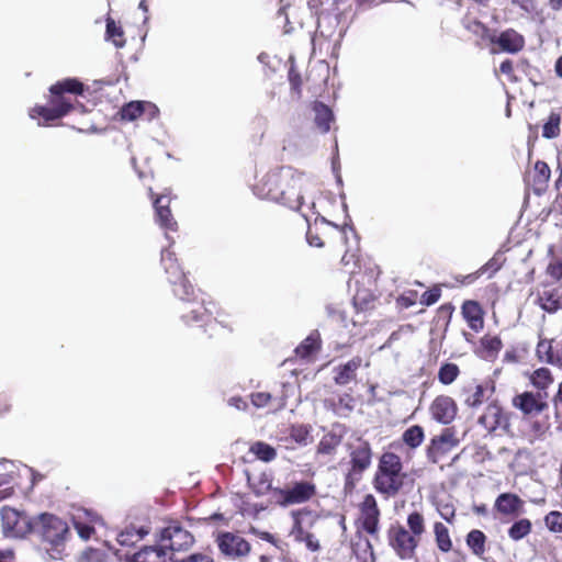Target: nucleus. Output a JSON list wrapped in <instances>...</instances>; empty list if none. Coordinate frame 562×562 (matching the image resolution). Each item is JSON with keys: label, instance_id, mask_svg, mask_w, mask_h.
I'll return each mask as SVG.
<instances>
[{"label": "nucleus", "instance_id": "obj_1", "mask_svg": "<svg viewBox=\"0 0 562 562\" xmlns=\"http://www.w3.org/2000/svg\"><path fill=\"white\" fill-rule=\"evenodd\" d=\"M161 265L167 274V279L172 286L173 294L183 302L181 308V319L186 325L199 324L200 327L211 326L214 322L211 319V311L205 306L204 300L199 299L193 285L187 279L180 268L175 252L168 248L161 250Z\"/></svg>", "mask_w": 562, "mask_h": 562}, {"label": "nucleus", "instance_id": "obj_2", "mask_svg": "<svg viewBox=\"0 0 562 562\" xmlns=\"http://www.w3.org/2000/svg\"><path fill=\"white\" fill-rule=\"evenodd\" d=\"M255 195L299 210L303 196L296 188V180L290 167H281L278 170L266 173L252 188Z\"/></svg>", "mask_w": 562, "mask_h": 562}, {"label": "nucleus", "instance_id": "obj_3", "mask_svg": "<svg viewBox=\"0 0 562 562\" xmlns=\"http://www.w3.org/2000/svg\"><path fill=\"white\" fill-rule=\"evenodd\" d=\"M49 92L53 97L52 106L36 105L30 112L32 119L42 117L45 124L61 119L74 105L64 97L65 93L82 95L85 85L77 78H65L52 85Z\"/></svg>", "mask_w": 562, "mask_h": 562}, {"label": "nucleus", "instance_id": "obj_4", "mask_svg": "<svg viewBox=\"0 0 562 562\" xmlns=\"http://www.w3.org/2000/svg\"><path fill=\"white\" fill-rule=\"evenodd\" d=\"M32 533L41 537L42 541L49 546L50 555L57 558L61 554L65 543L70 537V528L66 520L60 517L42 513L34 517Z\"/></svg>", "mask_w": 562, "mask_h": 562}, {"label": "nucleus", "instance_id": "obj_5", "mask_svg": "<svg viewBox=\"0 0 562 562\" xmlns=\"http://www.w3.org/2000/svg\"><path fill=\"white\" fill-rule=\"evenodd\" d=\"M401 458L393 452H385L379 461L373 481L374 488L386 496H395L403 487L405 474L402 473Z\"/></svg>", "mask_w": 562, "mask_h": 562}, {"label": "nucleus", "instance_id": "obj_6", "mask_svg": "<svg viewBox=\"0 0 562 562\" xmlns=\"http://www.w3.org/2000/svg\"><path fill=\"white\" fill-rule=\"evenodd\" d=\"M267 490H272L274 503L282 507L305 503L316 494L315 484L308 481H296L292 486L284 488L268 484Z\"/></svg>", "mask_w": 562, "mask_h": 562}, {"label": "nucleus", "instance_id": "obj_7", "mask_svg": "<svg viewBox=\"0 0 562 562\" xmlns=\"http://www.w3.org/2000/svg\"><path fill=\"white\" fill-rule=\"evenodd\" d=\"M0 516L3 532L7 537L23 538L27 533H32L34 517L8 506L1 508Z\"/></svg>", "mask_w": 562, "mask_h": 562}, {"label": "nucleus", "instance_id": "obj_8", "mask_svg": "<svg viewBox=\"0 0 562 562\" xmlns=\"http://www.w3.org/2000/svg\"><path fill=\"white\" fill-rule=\"evenodd\" d=\"M372 451L368 441L358 438V445L350 451L351 468L346 474L345 487L352 488L362 473L371 465Z\"/></svg>", "mask_w": 562, "mask_h": 562}, {"label": "nucleus", "instance_id": "obj_9", "mask_svg": "<svg viewBox=\"0 0 562 562\" xmlns=\"http://www.w3.org/2000/svg\"><path fill=\"white\" fill-rule=\"evenodd\" d=\"M158 536L169 552L187 550L194 543L193 535L178 520L170 521Z\"/></svg>", "mask_w": 562, "mask_h": 562}, {"label": "nucleus", "instance_id": "obj_10", "mask_svg": "<svg viewBox=\"0 0 562 562\" xmlns=\"http://www.w3.org/2000/svg\"><path fill=\"white\" fill-rule=\"evenodd\" d=\"M389 543L402 560L414 558L418 539L401 525L389 529Z\"/></svg>", "mask_w": 562, "mask_h": 562}, {"label": "nucleus", "instance_id": "obj_11", "mask_svg": "<svg viewBox=\"0 0 562 562\" xmlns=\"http://www.w3.org/2000/svg\"><path fill=\"white\" fill-rule=\"evenodd\" d=\"M459 445V439L456 438V431L453 428H445L440 435L431 438L427 450V459L431 463H437L439 458Z\"/></svg>", "mask_w": 562, "mask_h": 562}, {"label": "nucleus", "instance_id": "obj_12", "mask_svg": "<svg viewBox=\"0 0 562 562\" xmlns=\"http://www.w3.org/2000/svg\"><path fill=\"white\" fill-rule=\"evenodd\" d=\"M216 543L221 553L232 559L245 557L250 551V544L247 540L228 531L220 532Z\"/></svg>", "mask_w": 562, "mask_h": 562}, {"label": "nucleus", "instance_id": "obj_13", "mask_svg": "<svg viewBox=\"0 0 562 562\" xmlns=\"http://www.w3.org/2000/svg\"><path fill=\"white\" fill-rule=\"evenodd\" d=\"M547 397V392L526 391L513 398V405L525 415H539L548 408Z\"/></svg>", "mask_w": 562, "mask_h": 562}, {"label": "nucleus", "instance_id": "obj_14", "mask_svg": "<svg viewBox=\"0 0 562 562\" xmlns=\"http://www.w3.org/2000/svg\"><path fill=\"white\" fill-rule=\"evenodd\" d=\"M339 24L340 15L338 13L322 11L318 14L317 27L314 40L323 37L325 40H334L335 44H339L344 36L342 29L339 32H337Z\"/></svg>", "mask_w": 562, "mask_h": 562}, {"label": "nucleus", "instance_id": "obj_15", "mask_svg": "<svg viewBox=\"0 0 562 562\" xmlns=\"http://www.w3.org/2000/svg\"><path fill=\"white\" fill-rule=\"evenodd\" d=\"M492 44L499 47V50L508 54H517L525 46V37L514 29L502 31L498 35L490 37Z\"/></svg>", "mask_w": 562, "mask_h": 562}, {"label": "nucleus", "instance_id": "obj_16", "mask_svg": "<svg viewBox=\"0 0 562 562\" xmlns=\"http://www.w3.org/2000/svg\"><path fill=\"white\" fill-rule=\"evenodd\" d=\"M430 412L436 422L448 425L457 415V404L450 396L440 395L432 402Z\"/></svg>", "mask_w": 562, "mask_h": 562}, {"label": "nucleus", "instance_id": "obj_17", "mask_svg": "<svg viewBox=\"0 0 562 562\" xmlns=\"http://www.w3.org/2000/svg\"><path fill=\"white\" fill-rule=\"evenodd\" d=\"M168 553L166 543L157 536L155 544L144 546L132 555V562H167Z\"/></svg>", "mask_w": 562, "mask_h": 562}, {"label": "nucleus", "instance_id": "obj_18", "mask_svg": "<svg viewBox=\"0 0 562 562\" xmlns=\"http://www.w3.org/2000/svg\"><path fill=\"white\" fill-rule=\"evenodd\" d=\"M170 200L166 195H158L154 199L153 205L157 223L167 231H176L177 222L173 220L169 209Z\"/></svg>", "mask_w": 562, "mask_h": 562}, {"label": "nucleus", "instance_id": "obj_19", "mask_svg": "<svg viewBox=\"0 0 562 562\" xmlns=\"http://www.w3.org/2000/svg\"><path fill=\"white\" fill-rule=\"evenodd\" d=\"M479 424L484 426L486 429L495 430L497 428L505 427L507 418L503 408L497 403H491L487 405L484 414L480 416Z\"/></svg>", "mask_w": 562, "mask_h": 562}, {"label": "nucleus", "instance_id": "obj_20", "mask_svg": "<svg viewBox=\"0 0 562 562\" xmlns=\"http://www.w3.org/2000/svg\"><path fill=\"white\" fill-rule=\"evenodd\" d=\"M150 532V528L145 525H128L117 533L116 540L122 547H133L143 540Z\"/></svg>", "mask_w": 562, "mask_h": 562}, {"label": "nucleus", "instance_id": "obj_21", "mask_svg": "<svg viewBox=\"0 0 562 562\" xmlns=\"http://www.w3.org/2000/svg\"><path fill=\"white\" fill-rule=\"evenodd\" d=\"M524 502L512 493H502L495 501V509L505 515H518L521 513Z\"/></svg>", "mask_w": 562, "mask_h": 562}, {"label": "nucleus", "instance_id": "obj_22", "mask_svg": "<svg viewBox=\"0 0 562 562\" xmlns=\"http://www.w3.org/2000/svg\"><path fill=\"white\" fill-rule=\"evenodd\" d=\"M361 361L362 360L360 357H353L346 363L335 368L334 371L336 372V374L334 376V382L337 385H346L349 382L353 381L356 379V371L361 366Z\"/></svg>", "mask_w": 562, "mask_h": 562}, {"label": "nucleus", "instance_id": "obj_23", "mask_svg": "<svg viewBox=\"0 0 562 562\" xmlns=\"http://www.w3.org/2000/svg\"><path fill=\"white\" fill-rule=\"evenodd\" d=\"M461 310L464 319L472 330L479 331L483 328V311L476 301H465Z\"/></svg>", "mask_w": 562, "mask_h": 562}, {"label": "nucleus", "instance_id": "obj_24", "mask_svg": "<svg viewBox=\"0 0 562 562\" xmlns=\"http://www.w3.org/2000/svg\"><path fill=\"white\" fill-rule=\"evenodd\" d=\"M312 110L315 114L314 123L316 127L326 134L330 130V123L334 121L333 110L322 101H315Z\"/></svg>", "mask_w": 562, "mask_h": 562}, {"label": "nucleus", "instance_id": "obj_25", "mask_svg": "<svg viewBox=\"0 0 562 562\" xmlns=\"http://www.w3.org/2000/svg\"><path fill=\"white\" fill-rule=\"evenodd\" d=\"M540 307L548 313H555L562 308V295L557 290H544L538 295Z\"/></svg>", "mask_w": 562, "mask_h": 562}, {"label": "nucleus", "instance_id": "obj_26", "mask_svg": "<svg viewBox=\"0 0 562 562\" xmlns=\"http://www.w3.org/2000/svg\"><path fill=\"white\" fill-rule=\"evenodd\" d=\"M506 261L504 257V252L502 250H497L494 256L483 265L474 274L468 276V278L480 277L484 273H488V278H492L498 270L502 269Z\"/></svg>", "mask_w": 562, "mask_h": 562}, {"label": "nucleus", "instance_id": "obj_27", "mask_svg": "<svg viewBox=\"0 0 562 562\" xmlns=\"http://www.w3.org/2000/svg\"><path fill=\"white\" fill-rule=\"evenodd\" d=\"M342 435L336 432L335 428L324 435L317 446V452L321 454H331L340 445Z\"/></svg>", "mask_w": 562, "mask_h": 562}, {"label": "nucleus", "instance_id": "obj_28", "mask_svg": "<svg viewBox=\"0 0 562 562\" xmlns=\"http://www.w3.org/2000/svg\"><path fill=\"white\" fill-rule=\"evenodd\" d=\"M550 175H551V171H550V168L547 165V162H544L542 160H538L535 164V177H533V184L536 187L535 192L540 194V192L546 189L547 183L550 179Z\"/></svg>", "mask_w": 562, "mask_h": 562}, {"label": "nucleus", "instance_id": "obj_29", "mask_svg": "<svg viewBox=\"0 0 562 562\" xmlns=\"http://www.w3.org/2000/svg\"><path fill=\"white\" fill-rule=\"evenodd\" d=\"M319 334L315 330L311 333L295 349L297 356L307 358L319 349Z\"/></svg>", "mask_w": 562, "mask_h": 562}, {"label": "nucleus", "instance_id": "obj_30", "mask_svg": "<svg viewBox=\"0 0 562 562\" xmlns=\"http://www.w3.org/2000/svg\"><path fill=\"white\" fill-rule=\"evenodd\" d=\"M530 383L538 389L537 392H547L549 385L553 383L551 371L548 368H539L530 375Z\"/></svg>", "mask_w": 562, "mask_h": 562}, {"label": "nucleus", "instance_id": "obj_31", "mask_svg": "<svg viewBox=\"0 0 562 562\" xmlns=\"http://www.w3.org/2000/svg\"><path fill=\"white\" fill-rule=\"evenodd\" d=\"M467 544L473 554L480 557L485 552L486 536L479 529H473L467 535Z\"/></svg>", "mask_w": 562, "mask_h": 562}, {"label": "nucleus", "instance_id": "obj_32", "mask_svg": "<svg viewBox=\"0 0 562 562\" xmlns=\"http://www.w3.org/2000/svg\"><path fill=\"white\" fill-rule=\"evenodd\" d=\"M123 29L112 18L106 19L105 38L112 41L115 47L122 48L125 45Z\"/></svg>", "mask_w": 562, "mask_h": 562}, {"label": "nucleus", "instance_id": "obj_33", "mask_svg": "<svg viewBox=\"0 0 562 562\" xmlns=\"http://www.w3.org/2000/svg\"><path fill=\"white\" fill-rule=\"evenodd\" d=\"M425 438V432L422 426L413 425L408 427L402 436V439L406 446L412 449L419 447Z\"/></svg>", "mask_w": 562, "mask_h": 562}, {"label": "nucleus", "instance_id": "obj_34", "mask_svg": "<svg viewBox=\"0 0 562 562\" xmlns=\"http://www.w3.org/2000/svg\"><path fill=\"white\" fill-rule=\"evenodd\" d=\"M531 528L532 525L528 518H520L509 527L508 537L514 541H519L530 533Z\"/></svg>", "mask_w": 562, "mask_h": 562}, {"label": "nucleus", "instance_id": "obj_35", "mask_svg": "<svg viewBox=\"0 0 562 562\" xmlns=\"http://www.w3.org/2000/svg\"><path fill=\"white\" fill-rule=\"evenodd\" d=\"M434 532L440 551L448 552L452 548V541L448 528L442 522H435Z\"/></svg>", "mask_w": 562, "mask_h": 562}, {"label": "nucleus", "instance_id": "obj_36", "mask_svg": "<svg viewBox=\"0 0 562 562\" xmlns=\"http://www.w3.org/2000/svg\"><path fill=\"white\" fill-rule=\"evenodd\" d=\"M561 115L557 112H551L547 122L542 126V137L552 139L560 134Z\"/></svg>", "mask_w": 562, "mask_h": 562}, {"label": "nucleus", "instance_id": "obj_37", "mask_svg": "<svg viewBox=\"0 0 562 562\" xmlns=\"http://www.w3.org/2000/svg\"><path fill=\"white\" fill-rule=\"evenodd\" d=\"M460 370L456 363L445 362L438 371V380L445 385L451 384L459 375Z\"/></svg>", "mask_w": 562, "mask_h": 562}, {"label": "nucleus", "instance_id": "obj_38", "mask_svg": "<svg viewBox=\"0 0 562 562\" xmlns=\"http://www.w3.org/2000/svg\"><path fill=\"white\" fill-rule=\"evenodd\" d=\"M312 427L306 424L292 425L289 429L290 437L300 446H306L311 436Z\"/></svg>", "mask_w": 562, "mask_h": 562}, {"label": "nucleus", "instance_id": "obj_39", "mask_svg": "<svg viewBox=\"0 0 562 562\" xmlns=\"http://www.w3.org/2000/svg\"><path fill=\"white\" fill-rule=\"evenodd\" d=\"M145 102L143 101H131L124 104L121 109V117L125 121H134L139 117L145 108Z\"/></svg>", "mask_w": 562, "mask_h": 562}, {"label": "nucleus", "instance_id": "obj_40", "mask_svg": "<svg viewBox=\"0 0 562 562\" xmlns=\"http://www.w3.org/2000/svg\"><path fill=\"white\" fill-rule=\"evenodd\" d=\"M250 450L259 460L263 462H270L277 456L276 449L272 446L262 441L255 442L251 446Z\"/></svg>", "mask_w": 562, "mask_h": 562}, {"label": "nucleus", "instance_id": "obj_41", "mask_svg": "<svg viewBox=\"0 0 562 562\" xmlns=\"http://www.w3.org/2000/svg\"><path fill=\"white\" fill-rule=\"evenodd\" d=\"M407 526L412 535L419 537L425 531L423 515L418 512L411 513L407 517Z\"/></svg>", "mask_w": 562, "mask_h": 562}, {"label": "nucleus", "instance_id": "obj_42", "mask_svg": "<svg viewBox=\"0 0 562 562\" xmlns=\"http://www.w3.org/2000/svg\"><path fill=\"white\" fill-rule=\"evenodd\" d=\"M480 342L488 357L496 355L503 346L498 336H484L481 338Z\"/></svg>", "mask_w": 562, "mask_h": 562}, {"label": "nucleus", "instance_id": "obj_43", "mask_svg": "<svg viewBox=\"0 0 562 562\" xmlns=\"http://www.w3.org/2000/svg\"><path fill=\"white\" fill-rule=\"evenodd\" d=\"M484 393L485 387L482 384L475 385L474 392L465 397V405L472 408L479 407L484 401Z\"/></svg>", "mask_w": 562, "mask_h": 562}, {"label": "nucleus", "instance_id": "obj_44", "mask_svg": "<svg viewBox=\"0 0 562 562\" xmlns=\"http://www.w3.org/2000/svg\"><path fill=\"white\" fill-rule=\"evenodd\" d=\"M544 522L550 531L562 532V513L550 512L546 515Z\"/></svg>", "mask_w": 562, "mask_h": 562}, {"label": "nucleus", "instance_id": "obj_45", "mask_svg": "<svg viewBox=\"0 0 562 562\" xmlns=\"http://www.w3.org/2000/svg\"><path fill=\"white\" fill-rule=\"evenodd\" d=\"M379 517L380 513L373 515L363 516L362 528L369 535H375L379 530Z\"/></svg>", "mask_w": 562, "mask_h": 562}, {"label": "nucleus", "instance_id": "obj_46", "mask_svg": "<svg viewBox=\"0 0 562 562\" xmlns=\"http://www.w3.org/2000/svg\"><path fill=\"white\" fill-rule=\"evenodd\" d=\"M441 295V290L438 286H434L425 291L420 296V304L425 306H430L435 304Z\"/></svg>", "mask_w": 562, "mask_h": 562}, {"label": "nucleus", "instance_id": "obj_47", "mask_svg": "<svg viewBox=\"0 0 562 562\" xmlns=\"http://www.w3.org/2000/svg\"><path fill=\"white\" fill-rule=\"evenodd\" d=\"M361 513L363 516L380 513L376 501L372 494L364 496V499L361 504Z\"/></svg>", "mask_w": 562, "mask_h": 562}, {"label": "nucleus", "instance_id": "obj_48", "mask_svg": "<svg viewBox=\"0 0 562 562\" xmlns=\"http://www.w3.org/2000/svg\"><path fill=\"white\" fill-rule=\"evenodd\" d=\"M292 517H293L294 524H293V527H292V530H291V535L294 536L295 541L302 542L303 541V537L307 532H305L304 529H303L302 521H301V518H300V512H292Z\"/></svg>", "mask_w": 562, "mask_h": 562}, {"label": "nucleus", "instance_id": "obj_49", "mask_svg": "<svg viewBox=\"0 0 562 562\" xmlns=\"http://www.w3.org/2000/svg\"><path fill=\"white\" fill-rule=\"evenodd\" d=\"M272 398V395L268 392H257L251 394V403L258 408L265 407Z\"/></svg>", "mask_w": 562, "mask_h": 562}, {"label": "nucleus", "instance_id": "obj_50", "mask_svg": "<svg viewBox=\"0 0 562 562\" xmlns=\"http://www.w3.org/2000/svg\"><path fill=\"white\" fill-rule=\"evenodd\" d=\"M172 562H213V559L205 554V553H191L188 557L180 559V560H173L171 557L169 558Z\"/></svg>", "mask_w": 562, "mask_h": 562}, {"label": "nucleus", "instance_id": "obj_51", "mask_svg": "<svg viewBox=\"0 0 562 562\" xmlns=\"http://www.w3.org/2000/svg\"><path fill=\"white\" fill-rule=\"evenodd\" d=\"M499 71L508 76L510 81H518V78L514 75V65L510 59H505L499 66Z\"/></svg>", "mask_w": 562, "mask_h": 562}, {"label": "nucleus", "instance_id": "obj_52", "mask_svg": "<svg viewBox=\"0 0 562 562\" xmlns=\"http://www.w3.org/2000/svg\"><path fill=\"white\" fill-rule=\"evenodd\" d=\"M302 542H305L306 548L312 552H316L321 549V544L313 533L307 532L303 537Z\"/></svg>", "mask_w": 562, "mask_h": 562}, {"label": "nucleus", "instance_id": "obj_53", "mask_svg": "<svg viewBox=\"0 0 562 562\" xmlns=\"http://www.w3.org/2000/svg\"><path fill=\"white\" fill-rule=\"evenodd\" d=\"M227 404L238 411H245L248 407L247 402L240 396H233L227 401Z\"/></svg>", "mask_w": 562, "mask_h": 562}, {"label": "nucleus", "instance_id": "obj_54", "mask_svg": "<svg viewBox=\"0 0 562 562\" xmlns=\"http://www.w3.org/2000/svg\"><path fill=\"white\" fill-rule=\"evenodd\" d=\"M548 273L555 280H560L562 278V263L553 262L548 266Z\"/></svg>", "mask_w": 562, "mask_h": 562}, {"label": "nucleus", "instance_id": "obj_55", "mask_svg": "<svg viewBox=\"0 0 562 562\" xmlns=\"http://www.w3.org/2000/svg\"><path fill=\"white\" fill-rule=\"evenodd\" d=\"M306 240H307L308 245L312 247L321 248L324 246V243L322 241L319 236L317 234H314L311 229H308L306 233Z\"/></svg>", "mask_w": 562, "mask_h": 562}, {"label": "nucleus", "instance_id": "obj_56", "mask_svg": "<svg viewBox=\"0 0 562 562\" xmlns=\"http://www.w3.org/2000/svg\"><path fill=\"white\" fill-rule=\"evenodd\" d=\"M339 404L348 411H351L353 408V398L349 394H342L339 396Z\"/></svg>", "mask_w": 562, "mask_h": 562}, {"label": "nucleus", "instance_id": "obj_57", "mask_svg": "<svg viewBox=\"0 0 562 562\" xmlns=\"http://www.w3.org/2000/svg\"><path fill=\"white\" fill-rule=\"evenodd\" d=\"M77 530H78L79 536L86 540L89 539L91 533L93 532V528L88 525H78Z\"/></svg>", "mask_w": 562, "mask_h": 562}, {"label": "nucleus", "instance_id": "obj_58", "mask_svg": "<svg viewBox=\"0 0 562 562\" xmlns=\"http://www.w3.org/2000/svg\"><path fill=\"white\" fill-rule=\"evenodd\" d=\"M542 351H546L548 353V361L553 362L552 346L549 342L542 341L538 345V352H542Z\"/></svg>", "mask_w": 562, "mask_h": 562}, {"label": "nucleus", "instance_id": "obj_59", "mask_svg": "<svg viewBox=\"0 0 562 562\" xmlns=\"http://www.w3.org/2000/svg\"><path fill=\"white\" fill-rule=\"evenodd\" d=\"M282 389H283V395L278 398V404H277V407L278 408H284L285 407V400H286V392L289 389H292V385L291 384H288V383H283L282 384Z\"/></svg>", "mask_w": 562, "mask_h": 562}, {"label": "nucleus", "instance_id": "obj_60", "mask_svg": "<svg viewBox=\"0 0 562 562\" xmlns=\"http://www.w3.org/2000/svg\"><path fill=\"white\" fill-rule=\"evenodd\" d=\"M440 515L443 519H446L447 521H450V518H449V515L450 516H453L454 515V509L451 505H445L442 507V510L440 512Z\"/></svg>", "mask_w": 562, "mask_h": 562}, {"label": "nucleus", "instance_id": "obj_61", "mask_svg": "<svg viewBox=\"0 0 562 562\" xmlns=\"http://www.w3.org/2000/svg\"><path fill=\"white\" fill-rule=\"evenodd\" d=\"M261 539L265 540V541H268V542H270V543H272V544H274L276 547L279 548L277 539L270 532H267V531L262 532L261 533Z\"/></svg>", "mask_w": 562, "mask_h": 562}, {"label": "nucleus", "instance_id": "obj_62", "mask_svg": "<svg viewBox=\"0 0 562 562\" xmlns=\"http://www.w3.org/2000/svg\"><path fill=\"white\" fill-rule=\"evenodd\" d=\"M12 557L13 552L11 550L0 551V562H7Z\"/></svg>", "mask_w": 562, "mask_h": 562}, {"label": "nucleus", "instance_id": "obj_63", "mask_svg": "<svg viewBox=\"0 0 562 562\" xmlns=\"http://www.w3.org/2000/svg\"><path fill=\"white\" fill-rule=\"evenodd\" d=\"M555 72L558 77L562 78V55L555 61Z\"/></svg>", "mask_w": 562, "mask_h": 562}, {"label": "nucleus", "instance_id": "obj_64", "mask_svg": "<svg viewBox=\"0 0 562 562\" xmlns=\"http://www.w3.org/2000/svg\"><path fill=\"white\" fill-rule=\"evenodd\" d=\"M554 402L555 404H562V382L559 384V390H558V393L554 397Z\"/></svg>", "mask_w": 562, "mask_h": 562}]
</instances>
